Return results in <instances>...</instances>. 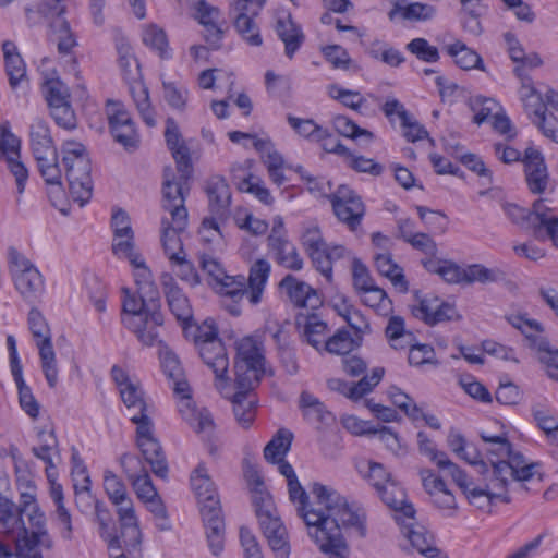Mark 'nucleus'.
<instances>
[{"label": "nucleus", "mask_w": 558, "mask_h": 558, "mask_svg": "<svg viewBox=\"0 0 558 558\" xmlns=\"http://www.w3.org/2000/svg\"><path fill=\"white\" fill-rule=\"evenodd\" d=\"M404 536L409 539L412 547L421 555L427 558H435L439 550L434 545V538L430 534L424 531L423 527L413 529L410 524L403 529Z\"/></svg>", "instance_id": "obj_43"}, {"label": "nucleus", "mask_w": 558, "mask_h": 558, "mask_svg": "<svg viewBox=\"0 0 558 558\" xmlns=\"http://www.w3.org/2000/svg\"><path fill=\"white\" fill-rule=\"evenodd\" d=\"M360 295L365 305L374 307L383 315H386L391 311V300L388 298L386 291L377 286L363 291Z\"/></svg>", "instance_id": "obj_62"}, {"label": "nucleus", "mask_w": 558, "mask_h": 558, "mask_svg": "<svg viewBox=\"0 0 558 558\" xmlns=\"http://www.w3.org/2000/svg\"><path fill=\"white\" fill-rule=\"evenodd\" d=\"M185 229H177L175 221L169 220L168 217H163L161 219V241L166 255L173 262L179 257L186 255L182 241L179 236V233L184 231Z\"/></svg>", "instance_id": "obj_36"}, {"label": "nucleus", "mask_w": 558, "mask_h": 558, "mask_svg": "<svg viewBox=\"0 0 558 558\" xmlns=\"http://www.w3.org/2000/svg\"><path fill=\"white\" fill-rule=\"evenodd\" d=\"M287 119L290 126L301 136L316 142L328 137V131L317 125L311 119H301L291 114Z\"/></svg>", "instance_id": "obj_56"}, {"label": "nucleus", "mask_w": 558, "mask_h": 558, "mask_svg": "<svg viewBox=\"0 0 558 558\" xmlns=\"http://www.w3.org/2000/svg\"><path fill=\"white\" fill-rule=\"evenodd\" d=\"M205 191L208 197L209 214L229 218L231 190L225 178L211 177L206 183Z\"/></svg>", "instance_id": "obj_22"}, {"label": "nucleus", "mask_w": 558, "mask_h": 558, "mask_svg": "<svg viewBox=\"0 0 558 558\" xmlns=\"http://www.w3.org/2000/svg\"><path fill=\"white\" fill-rule=\"evenodd\" d=\"M302 245L307 253L308 257L313 262H318L317 256H320V252L327 245L323 239L320 230L317 226L307 227L302 234Z\"/></svg>", "instance_id": "obj_60"}, {"label": "nucleus", "mask_w": 558, "mask_h": 558, "mask_svg": "<svg viewBox=\"0 0 558 558\" xmlns=\"http://www.w3.org/2000/svg\"><path fill=\"white\" fill-rule=\"evenodd\" d=\"M28 328L38 348L41 368L48 385L54 388L58 381V367L51 341V329L37 308H32L28 313Z\"/></svg>", "instance_id": "obj_10"}, {"label": "nucleus", "mask_w": 558, "mask_h": 558, "mask_svg": "<svg viewBox=\"0 0 558 558\" xmlns=\"http://www.w3.org/2000/svg\"><path fill=\"white\" fill-rule=\"evenodd\" d=\"M43 93L48 106L60 105L70 101V92L59 78H46L43 84Z\"/></svg>", "instance_id": "obj_63"}, {"label": "nucleus", "mask_w": 558, "mask_h": 558, "mask_svg": "<svg viewBox=\"0 0 558 558\" xmlns=\"http://www.w3.org/2000/svg\"><path fill=\"white\" fill-rule=\"evenodd\" d=\"M480 474L483 475L485 481L484 488L473 486V483L468 480V475L464 473L462 484L456 482V484L462 489L470 502H475L476 498L487 497L488 499L498 498L505 502L510 501V497L507 494V486L510 478V468L501 461L492 460L490 468L487 466V471L478 469Z\"/></svg>", "instance_id": "obj_7"}, {"label": "nucleus", "mask_w": 558, "mask_h": 558, "mask_svg": "<svg viewBox=\"0 0 558 558\" xmlns=\"http://www.w3.org/2000/svg\"><path fill=\"white\" fill-rule=\"evenodd\" d=\"M375 267L381 276L390 279L391 283L400 292L405 293L409 289L408 281L400 268L393 260L390 254L381 253L376 254L374 257Z\"/></svg>", "instance_id": "obj_41"}, {"label": "nucleus", "mask_w": 558, "mask_h": 558, "mask_svg": "<svg viewBox=\"0 0 558 558\" xmlns=\"http://www.w3.org/2000/svg\"><path fill=\"white\" fill-rule=\"evenodd\" d=\"M523 163L529 189L536 194L543 193L547 187L548 172L542 154L534 148H527Z\"/></svg>", "instance_id": "obj_23"}, {"label": "nucleus", "mask_w": 558, "mask_h": 558, "mask_svg": "<svg viewBox=\"0 0 558 558\" xmlns=\"http://www.w3.org/2000/svg\"><path fill=\"white\" fill-rule=\"evenodd\" d=\"M104 487L109 499L117 507L119 523L122 527V537L125 545L129 548L134 547L142 542V532L133 501L128 495L124 483L113 472L106 471L104 474Z\"/></svg>", "instance_id": "obj_5"}, {"label": "nucleus", "mask_w": 558, "mask_h": 558, "mask_svg": "<svg viewBox=\"0 0 558 558\" xmlns=\"http://www.w3.org/2000/svg\"><path fill=\"white\" fill-rule=\"evenodd\" d=\"M413 298V302L409 304L411 314L427 325L433 326L458 317L453 305L440 301L433 294L423 295L420 291H414Z\"/></svg>", "instance_id": "obj_14"}, {"label": "nucleus", "mask_w": 558, "mask_h": 558, "mask_svg": "<svg viewBox=\"0 0 558 558\" xmlns=\"http://www.w3.org/2000/svg\"><path fill=\"white\" fill-rule=\"evenodd\" d=\"M162 184V208L170 214V219L175 221L177 229H185L187 226V209L183 195L182 184L174 180L170 168L165 169Z\"/></svg>", "instance_id": "obj_17"}, {"label": "nucleus", "mask_w": 558, "mask_h": 558, "mask_svg": "<svg viewBox=\"0 0 558 558\" xmlns=\"http://www.w3.org/2000/svg\"><path fill=\"white\" fill-rule=\"evenodd\" d=\"M279 287L286 291L290 302L296 307L315 310L322 305L317 290L292 275L284 276Z\"/></svg>", "instance_id": "obj_20"}, {"label": "nucleus", "mask_w": 558, "mask_h": 558, "mask_svg": "<svg viewBox=\"0 0 558 558\" xmlns=\"http://www.w3.org/2000/svg\"><path fill=\"white\" fill-rule=\"evenodd\" d=\"M44 513L33 495L22 494L20 504L16 505L8 497L0 498V531L10 539L14 535L24 531V529L31 523V515L34 513Z\"/></svg>", "instance_id": "obj_11"}, {"label": "nucleus", "mask_w": 558, "mask_h": 558, "mask_svg": "<svg viewBox=\"0 0 558 558\" xmlns=\"http://www.w3.org/2000/svg\"><path fill=\"white\" fill-rule=\"evenodd\" d=\"M161 284L170 312L184 325V328L190 326L189 323L193 318V310L187 296L169 274L161 276Z\"/></svg>", "instance_id": "obj_19"}, {"label": "nucleus", "mask_w": 558, "mask_h": 558, "mask_svg": "<svg viewBox=\"0 0 558 558\" xmlns=\"http://www.w3.org/2000/svg\"><path fill=\"white\" fill-rule=\"evenodd\" d=\"M9 269L20 294L34 302L44 293V279L38 269L15 247L8 250Z\"/></svg>", "instance_id": "obj_9"}, {"label": "nucleus", "mask_w": 558, "mask_h": 558, "mask_svg": "<svg viewBox=\"0 0 558 558\" xmlns=\"http://www.w3.org/2000/svg\"><path fill=\"white\" fill-rule=\"evenodd\" d=\"M502 209L508 218L523 229H532L535 238H539V220L546 209L543 201H536L533 209H526L512 203H504Z\"/></svg>", "instance_id": "obj_24"}, {"label": "nucleus", "mask_w": 558, "mask_h": 558, "mask_svg": "<svg viewBox=\"0 0 558 558\" xmlns=\"http://www.w3.org/2000/svg\"><path fill=\"white\" fill-rule=\"evenodd\" d=\"M448 53L462 70L478 69L485 71L483 60L478 53L468 48L463 43L457 41L447 47Z\"/></svg>", "instance_id": "obj_46"}, {"label": "nucleus", "mask_w": 558, "mask_h": 558, "mask_svg": "<svg viewBox=\"0 0 558 558\" xmlns=\"http://www.w3.org/2000/svg\"><path fill=\"white\" fill-rule=\"evenodd\" d=\"M191 485L201 507L208 547L214 556H219L225 546V521L219 496L205 464H198L193 471Z\"/></svg>", "instance_id": "obj_2"}, {"label": "nucleus", "mask_w": 558, "mask_h": 558, "mask_svg": "<svg viewBox=\"0 0 558 558\" xmlns=\"http://www.w3.org/2000/svg\"><path fill=\"white\" fill-rule=\"evenodd\" d=\"M235 383L241 391L250 392L254 385L259 381L263 367L246 365L245 363H235Z\"/></svg>", "instance_id": "obj_59"}, {"label": "nucleus", "mask_w": 558, "mask_h": 558, "mask_svg": "<svg viewBox=\"0 0 558 558\" xmlns=\"http://www.w3.org/2000/svg\"><path fill=\"white\" fill-rule=\"evenodd\" d=\"M120 396L126 407L130 420L134 424L150 418L147 414V404L143 397V391L136 383L128 384V387H123L120 391Z\"/></svg>", "instance_id": "obj_32"}, {"label": "nucleus", "mask_w": 558, "mask_h": 558, "mask_svg": "<svg viewBox=\"0 0 558 558\" xmlns=\"http://www.w3.org/2000/svg\"><path fill=\"white\" fill-rule=\"evenodd\" d=\"M288 490L290 500L298 504V513L303 520L304 514L307 512L318 510L319 506L316 502V498L313 496L314 500L310 501L308 495L303 489L298 478L288 482Z\"/></svg>", "instance_id": "obj_58"}, {"label": "nucleus", "mask_w": 558, "mask_h": 558, "mask_svg": "<svg viewBox=\"0 0 558 558\" xmlns=\"http://www.w3.org/2000/svg\"><path fill=\"white\" fill-rule=\"evenodd\" d=\"M227 217L209 215L202 220L198 229L201 241L208 246H218L223 241L221 225L227 221Z\"/></svg>", "instance_id": "obj_47"}, {"label": "nucleus", "mask_w": 558, "mask_h": 558, "mask_svg": "<svg viewBox=\"0 0 558 558\" xmlns=\"http://www.w3.org/2000/svg\"><path fill=\"white\" fill-rule=\"evenodd\" d=\"M252 499L265 537L270 534H278L279 530H286L268 493L257 490Z\"/></svg>", "instance_id": "obj_21"}, {"label": "nucleus", "mask_w": 558, "mask_h": 558, "mask_svg": "<svg viewBox=\"0 0 558 558\" xmlns=\"http://www.w3.org/2000/svg\"><path fill=\"white\" fill-rule=\"evenodd\" d=\"M117 51L119 65L124 77L126 80H135L138 75V64L131 45L124 38H121L117 43Z\"/></svg>", "instance_id": "obj_55"}, {"label": "nucleus", "mask_w": 558, "mask_h": 558, "mask_svg": "<svg viewBox=\"0 0 558 558\" xmlns=\"http://www.w3.org/2000/svg\"><path fill=\"white\" fill-rule=\"evenodd\" d=\"M185 407L186 409H180L183 417L189 421L190 425L197 434H204L205 436L209 437L215 428L211 414L206 409H202L199 411L191 409L190 398L185 399Z\"/></svg>", "instance_id": "obj_48"}, {"label": "nucleus", "mask_w": 558, "mask_h": 558, "mask_svg": "<svg viewBox=\"0 0 558 558\" xmlns=\"http://www.w3.org/2000/svg\"><path fill=\"white\" fill-rule=\"evenodd\" d=\"M299 405L303 416L311 422H326L331 417L325 404L308 391H302Z\"/></svg>", "instance_id": "obj_50"}, {"label": "nucleus", "mask_w": 558, "mask_h": 558, "mask_svg": "<svg viewBox=\"0 0 558 558\" xmlns=\"http://www.w3.org/2000/svg\"><path fill=\"white\" fill-rule=\"evenodd\" d=\"M185 336L192 338L201 359L213 369L219 385L225 384L228 379L229 359L214 320L207 319L199 326L185 327Z\"/></svg>", "instance_id": "obj_3"}, {"label": "nucleus", "mask_w": 558, "mask_h": 558, "mask_svg": "<svg viewBox=\"0 0 558 558\" xmlns=\"http://www.w3.org/2000/svg\"><path fill=\"white\" fill-rule=\"evenodd\" d=\"M62 162L72 198L84 206L92 196L90 160L83 144L68 141L62 145Z\"/></svg>", "instance_id": "obj_4"}, {"label": "nucleus", "mask_w": 558, "mask_h": 558, "mask_svg": "<svg viewBox=\"0 0 558 558\" xmlns=\"http://www.w3.org/2000/svg\"><path fill=\"white\" fill-rule=\"evenodd\" d=\"M47 19H51L48 40L57 46L60 54L71 53L77 41L63 13H50Z\"/></svg>", "instance_id": "obj_26"}, {"label": "nucleus", "mask_w": 558, "mask_h": 558, "mask_svg": "<svg viewBox=\"0 0 558 558\" xmlns=\"http://www.w3.org/2000/svg\"><path fill=\"white\" fill-rule=\"evenodd\" d=\"M124 298L122 301L124 317L142 316V313H148L150 306H160L158 294H149L147 290L132 292L123 288Z\"/></svg>", "instance_id": "obj_31"}, {"label": "nucleus", "mask_w": 558, "mask_h": 558, "mask_svg": "<svg viewBox=\"0 0 558 558\" xmlns=\"http://www.w3.org/2000/svg\"><path fill=\"white\" fill-rule=\"evenodd\" d=\"M29 141L34 157L45 181L48 184L60 186L61 170L58 165L57 149L46 121L38 118L34 119L31 124Z\"/></svg>", "instance_id": "obj_6"}, {"label": "nucleus", "mask_w": 558, "mask_h": 558, "mask_svg": "<svg viewBox=\"0 0 558 558\" xmlns=\"http://www.w3.org/2000/svg\"><path fill=\"white\" fill-rule=\"evenodd\" d=\"M0 159L7 162L15 178L17 193L22 194L28 178V171L20 161V140L7 128L0 126Z\"/></svg>", "instance_id": "obj_18"}, {"label": "nucleus", "mask_w": 558, "mask_h": 558, "mask_svg": "<svg viewBox=\"0 0 558 558\" xmlns=\"http://www.w3.org/2000/svg\"><path fill=\"white\" fill-rule=\"evenodd\" d=\"M357 347H360V341L353 339L348 330H338L325 341L323 349L331 354L348 355Z\"/></svg>", "instance_id": "obj_54"}, {"label": "nucleus", "mask_w": 558, "mask_h": 558, "mask_svg": "<svg viewBox=\"0 0 558 558\" xmlns=\"http://www.w3.org/2000/svg\"><path fill=\"white\" fill-rule=\"evenodd\" d=\"M534 350L539 362L546 366L548 376L558 381V349L553 348L547 339H535Z\"/></svg>", "instance_id": "obj_53"}, {"label": "nucleus", "mask_w": 558, "mask_h": 558, "mask_svg": "<svg viewBox=\"0 0 558 558\" xmlns=\"http://www.w3.org/2000/svg\"><path fill=\"white\" fill-rule=\"evenodd\" d=\"M420 475L423 487L438 508L445 510H454L457 508L453 494L447 488L446 483L440 476L436 475L432 470H422Z\"/></svg>", "instance_id": "obj_25"}, {"label": "nucleus", "mask_w": 558, "mask_h": 558, "mask_svg": "<svg viewBox=\"0 0 558 558\" xmlns=\"http://www.w3.org/2000/svg\"><path fill=\"white\" fill-rule=\"evenodd\" d=\"M41 444L33 447V453L47 464V471L54 468L52 456L58 453V440L53 430L38 433Z\"/></svg>", "instance_id": "obj_57"}, {"label": "nucleus", "mask_w": 558, "mask_h": 558, "mask_svg": "<svg viewBox=\"0 0 558 558\" xmlns=\"http://www.w3.org/2000/svg\"><path fill=\"white\" fill-rule=\"evenodd\" d=\"M378 494L388 507L402 514L404 519H414L413 506L407 502L404 490L395 481L388 483Z\"/></svg>", "instance_id": "obj_37"}, {"label": "nucleus", "mask_w": 558, "mask_h": 558, "mask_svg": "<svg viewBox=\"0 0 558 558\" xmlns=\"http://www.w3.org/2000/svg\"><path fill=\"white\" fill-rule=\"evenodd\" d=\"M31 511L34 513L31 515V523L24 531L10 538L16 558H44L45 554L53 548V541L46 527L45 513Z\"/></svg>", "instance_id": "obj_8"}, {"label": "nucleus", "mask_w": 558, "mask_h": 558, "mask_svg": "<svg viewBox=\"0 0 558 558\" xmlns=\"http://www.w3.org/2000/svg\"><path fill=\"white\" fill-rule=\"evenodd\" d=\"M293 434L288 429H279L274 438L264 448V457L267 461L276 463L290 450Z\"/></svg>", "instance_id": "obj_51"}, {"label": "nucleus", "mask_w": 558, "mask_h": 558, "mask_svg": "<svg viewBox=\"0 0 558 558\" xmlns=\"http://www.w3.org/2000/svg\"><path fill=\"white\" fill-rule=\"evenodd\" d=\"M418 450L426 454L440 470L447 471L454 482L462 484L464 471L453 463L444 451H438L424 432L417 434Z\"/></svg>", "instance_id": "obj_27"}, {"label": "nucleus", "mask_w": 558, "mask_h": 558, "mask_svg": "<svg viewBox=\"0 0 558 558\" xmlns=\"http://www.w3.org/2000/svg\"><path fill=\"white\" fill-rule=\"evenodd\" d=\"M359 472L364 474V477L371 482L377 493L383 490V488L392 481L383 464L377 462L368 461L362 463V465H359Z\"/></svg>", "instance_id": "obj_64"}, {"label": "nucleus", "mask_w": 558, "mask_h": 558, "mask_svg": "<svg viewBox=\"0 0 558 558\" xmlns=\"http://www.w3.org/2000/svg\"><path fill=\"white\" fill-rule=\"evenodd\" d=\"M161 364L165 374L173 381V390L183 399H189V384L184 379L183 368L178 356L170 350H165L161 355Z\"/></svg>", "instance_id": "obj_34"}, {"label": "nucleus", "mask_w": 558, "mask_h": 558, "mask_svg": "<svg viewBox=\"0 0 558 558\" xmlns=\"http://www.w3.org/2000/svg\"><path fill=\"white\" fill-rule=\"evenodd\" d=\"M276 31L279 38L284 43L286 56L291 59L304 40L301 28L289 15L287 19L278 20Z\"/></svg>", "instance_id": "obj_40"}, {"label": "nucleus", "mask_w": 558, "mask_h": 558, "mask_svg": "<svg viewBox=\"0 0 558 558\" xmlns=\"http://www.w3.org/2000/svg\"><path fill=\"white\" fill-rule=\"evenodd\" d=\"M398 14H401L404 20L426 21L436 14V9L435 7L427 3L415 2L408 5H402L399 2H396L388 15L392 21Z\"/></svg>", "instance_id": "obj_49"}, {"label": "nucleus", "mask_w": 558, "mask_h": 558, "mask_svg": "<svg viewBox=\"0 0 558 558\" xmlns=\"http://www.w3.org/2000/svg\"><path fill=\"white\" fill-rule=\"evenodd\" d=\"M136 425V445L144 456L146 462L150 465L153 473L167 478L168 463L162 447L154 436V425L151 418L137 423Z\"/></svg>", "instance_id": "obj_13"}, {"label": "nucleus", "mask_w": 558, "mask_h": 558, "mask_svg": "<svg viewBox=\"0 0 558 558\" xmlns=\"http://www.w3.org/2000/svg\"><path fill=\"white\" fill-rule=\"evenodd\" d=\"M386 337L395 350H403L411 345L414 336L405 330L404 319L401 316H391L385 329Z\"/></svg>", "instance_id": "obj_44"}, {"label": "nucleus", "mask_w": 558, "mask_h": 558, "mask_svg": "<svg viewBox=\"0 0 558 558\" xmlns=\"http://www.w3.org/2000/svg\"><path fill=\"white\" fill-rule=\"evenodd\" d=\"M147 311L148 313H142V316L123 317L122 322L143 345L153 347L162 342L160 332L163 315L160 306H150Z\"/></svg>", "instance_id": "obj_15"}, {"label": "nucleus", "mask_w": 558, "mask_h": 558, "mask_svg": "<svg viewBox=\"0 0 558 558\" xmlns=\"http://www.w3.org/2000/svg\"><path fill=\"white\" fill-rule=\"evenodd\" d=\"M270 274V264L266 259H257L250 269L248 279V299L252 304L259 303L266 282Z\"/></svg>", "instance_id": "obj_35"}, {"label": "nucleus", "mask_w": 558, "mask_h": 558, "mask_svg": "<svg viewBox=\"0 0 558 558\" xmlns=\"http://www.w3.org/2000/svg\"><path fill=\"white\" fill-rule=\"evenodd\" d=\"M329 199L337 218L350 230H356L365 214V207L360 196L348 186L341 185L329 196Z\"/></svg>", "instance_id": "obj_16"}, {"label": "nucleus", "mask_w": 558, "mask_h": 558, "mask_svg": "<svg viewBox=\"0 0 558 558\" xmlns=\"http://www.w3.org/2000/svg\"><path fill=\"white\" fill-rule=\"evenodd\" d=\"M230 14L233 16V25L240 36L251 46H260L263 39L259 33V28L254 21L257 15H253L247 11H231Z\"/></svg>", "instance_id": "obj_38"}, {"label": "nucleus", "mask_w": 558, "mask_h": 558, "mask_svg": "<svg viewBox=\"0 0 558 558\" xmlns=\"http://www.w3.org/2000/svg\"><path fill=\"white\" fill-rule=\"evenodd\" d=\"M217 291L225 296L230 298L234 303H239L244 295L248 294L247 282L244 276H228L216 283ZM233 315H239L241 310L236 304L228 307Z\"/></svg>", "instance_id": "obj_33"}, {"label": "nucleus", "mask_w": 558, "mask_h": 558, "mask_svg": "<svg viewBox=\"0 0 558 558\" xmlns=\"http://www.w3.org/2000/svg\"><path fill=\"white\" fill-rule=\"evenodd\" d=\"M318 262H313V266L319 271L328 282L332 281V265L333 263L351 258V252L343 245L325 246L320 256H317Z\"/></svg>", "instance_id": "obj_42"}, {"label": "nucleus", "mask_w": 558, "mask_h": 558, "mask_svg": "<svg viewBox=\"0 0 558 558\" xmlns=\"http://www.w3.org/2000/svg\"><path fill=\"white\" fill-rule=\"evenodd\" d=\"M531 411L537 426L545 433L548 441L558 446V420L554 410L545 403L537 402L532 405Z\"/></svg>", "instance_id": "obj_39"}, {"label": "nucleus", "mask_w": 558, "mask_h": 558, "mask_svg": "<svg viewBox=\"0 0 558 558\" xmlns=\"http://www.w3.org/2000/svg\"><path fill=\"white\" fill-rule=\"evenodd\" d=\"M138 462V460L130 454L124 453L120 458L121 466L123 468L124 472L126 473V476L129 481L132 483L133 488L137 495V497L143 501H147L150 498H154L158 495L151 478L149 477L148 473L146 471L143 472V474H134L132 472L133 468L132 464Z\"/></svg>", "instance_id": "obj_29"}, {"label": "nucleus", "mask_w": 558, "mask_h": 558, "mask_svg": "<svg viewBox=\"0 0 558 558\" xmlns=\"http://www.w3.org/2000/svg\"><path fill=\"white\" fill-rule=\"evenodd\" d=\"M268 246L275 254V260L287 269L299 271L303 259L296 247L287 238L268 236Z\"/></svg>", "instance_id": "obj_30"}, {"label": "nucleus", "mask_w": 558, "mask_h": 558, "mask_svg": "<svg viewBox=\"0 0 558 558\" xmlns=\"http://www.w3.org/2000/svg\"><path fill=\"white\" fill-rule=\"evenodd\" d=\"M295 324L303 341L316 350H320L322 344L325 345L328 327L317 315H299L295 319Z\"/></svg>", "instance_id": "obj_28"}, {"label": "nucleus", "mask_w": 558, "mask_h": 558, "mask_svg": "<svg viewBox=\"0 0 558 558\" xmlns=\"http://www.w3.org/2000/svg\"><path fill=\"white\" fill-rule=\"evenodd\" d=\"M501 462L510 468V478L519 482L531 480L535 473V469L538 466L536 463H527L523 454L513 452L512 449L510 450V457H507L506 460Z\"/></svg>", "instance_id": "obj_52"}, {"label": "nucleus", "mask_w": 558, "mask_h": 558, "mask_svg": "<svg viewBox=\"0 0 558 558\" xmlns=\"http://www.w3.org/2000/svg\"><path fill=\"white\" fill-rule=\"evenodd\" d=\"M131 95L134 99L136 108L142 116L144 122L148 126H154L156 124L154 110L151 109L149 102L148 90L142 84H136L130 87Z\"/></svg>", "instance_id": "obj_61"}, {"label": "nucleus", "mask_w": 558, "mask_h": 558, "mask_svg": "<svg viewBox=\"0 0 558 558\" xmlns=\"http://www.w3.org/2000/svg\"><path fill=\"white\" fill-rule=\"evenodd\" d=\"M233 412L236 422L243 427L248 428L255 420V401L250 392L239 391L232 398Z\"/></svg>", "instance_id": "obj_45"}, {"label": "nucleus", "mask_w": 558, "mask_h": 558, "mask_svg": "<svg viewBox=\"0 0 558 558\" xmlns=\"http://www.w3.org/2000/svg\"><path fill=\"white\" fill-rule=\"evenodd\" d=\"M311 493L319 508L304 514L310 537L330 558H347L348 545L342 529L353 526L363 530V515L331 487L314 483Z\"/></svg>", "instance_id": "obj_1"}, {"label": "nucleus", "mask_w": 558, "mask_h": 558, "mask_svg": "<svg viewBox=\"0 0 558 558\" xmlns=\"http://www.w3.org/2000/svg\"><path fill=\"white\" fill-rule=\"evenodd\" d=\"M106 114L109 122L110 133L114 141L123 146L128 151L137 149L140 145V135L124 106L119 101L108 100L106 105Z\"/></svg>", "instance_id": "obj_12"}]
</instances>
